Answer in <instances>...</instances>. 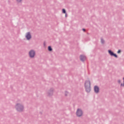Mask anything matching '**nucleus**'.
<instances>
[{
    "instance_id": "12",
    "label": "nucleus",
    "mask_w": 124,
    "mask_h": 124,
    "mask_svg": "<svg viewBox=\"0 0 124 124\" xmlns=\"http://www.w3.org/2000/svg\"><path fill=\"white\" fill-rule=\"evenodd\" d=\"M123 80H124V84H123V83L121 84V87L123 86L124 87V78H123Z\"/></svg>"
},
{
    "instance_id": "15",
    "label": "nucleus",
    "mask_w": 124,
    "mask_h": 124,
    "mask_svg": "<svg viewBox=\"0 0 124 124\" xmlns=\"http://www.w3.org/2000/svg\"><path fill=\"white\" fill-rule=\"evenodd\" d=\"M22 0H17V1H18V2H20V1H21Z\"/></svg>"
},
{
    "instance_id": "18",
    "label": "nucleus",
    "mask_w": 124,
    "mask_h": 124,
    "mask_svg": "<svg viewBox=\"0 0 124 124\" xmlns=\"http://www.w3.org/2000/svg\"><path fill=\"white\" fill-rule=\"evenodd\" d=\"M65 17H66V14H65Z\"/></svg>"
},
{
    "instance_id": "4",
    "label": "nucleus",
    "mask_w": 124,
    "mask_h": 124,
    "mask_svg": "<svg viewBox=\"0 0 124 124\" xmlns=\"http://www.w3.org/2000/svg\"><path fill=\"white\" fill-rule=\"evenodd\" d=\"M29 56L30 58H34V56H35V52L33 50H31L29 52Z\"/></svg>"
},
{
    "instance_id": "8",
    "label": "nucleus",
    "mask_w": 124,
    "mask_h": 124,
    "mask_svg": "<svg viewBox=\"0 0 124 124\" xmlns=\"http://www.w3.org/2000/svg\"><path fill=\"white\" fill-rule=\"evenodd\" d=\"M80 59L81 61H82V62H84V61L86 60V56L84 55H81L80 56Z\"/></svg>"
},
{
    "instance_id": "5",
    "label": "nucleus",
    "mask_w": 124,
    "mask_h": 124,
    "mask_svg": "<svg viewBox=\"0 0 124 124\" xmlns=\"http://www.w3.org/2000/svg\"><path fill=\"white\" fill-rule=\"evenodd\" d=\"M26 37L28 40L31 39V33L27 32L26 35Z\"/></svg>"
},
{
    "instance_id": "3",
    "label": "nucleus",
    "mask_w": 124,
    "mask_h": 124,
    "mask_svg": "<svg viewBox=\"0 0 124 124\" xmlns=\"http://www.w3.org/2000/svg\"><path fill=\"white\" fill-rule=\"evenodd\" d=\"M76 114L78 117H81L83 115V111L80 109H78Z\"/></svg>"
},
{
    "instance_id": "14",
    "label": "nucleus",
    "mask_w": 124,
    "mask_h": 124,
    "mask_svg": "<svg viewBox=\"0 0 124 124\" xmlns=\"http://www.w3.org/2000/svg\"><path fill=\"white\" fill-rule=\"evenodd\" d=\"M118 83H119V84H121V80H118Z\"/></svg>"
},
{
    "instance_id": "7",
    "label": "nucleus",
    "mask_w": 124,
    "mask_h": 124,
    "mask_svg": "<svg viewBox=\"0 0 124 124\" xmlns=\"http://www.w3.org/2000/svg\"><path fill=\"white\" fill-rule=\"evenodd\" d=\"M94 91L95 93H98V92H99V88H98V87H97V86H94Z\"/></svg>"
},
{
    "instance_id": "9",
    "label": "nucleus",
    "mask_w": 124,
    "mask_h": 124,
    "mask_svg": "<svg viewBox=\"0 0 124 124\" xmlns=\"http://www.w3.org/2000/svg\"><path fill=\"white\" fill-rule=\"evenodd\" d=\"M48 51H52V48L51 47V46H49L48 47Z\"/></svg>"
},
{
    "instance_id": "17",
    "label": "nucleus",
    "mask_w": 124,
    "mask_h": 124,
    "mask_svg": "<svg viewBox=\"0 0 124 124\" xmlns=\"http://www.w3.org/2000/svg\"><path fill=\"white\" fill-rule=\"evenodd\" d=\"M65 95H67L66 93H68L67 92H65Z\"/></svg>"
},
{
    "instance_id": "16",
    "label": "nucleus",
    "mask_w": 124,
    "mask_h": 124,
    "mask_svg": "<svg viewBox=\"0 0 124 124\" xmlns=\"http://www.w3.org/2000/svg\"><path fill=\"white\" fill-rule=\"evenodd\" d=\"M82 30L83 31H85L86 30H85L84 29H83Z\"/></svg>"
},
{
    "instance_id": "10",
    "label": "nucleus",
    "mask_w": 124,
    "mask_h": 124,
    "mask_svg": "<svg viewBox=\"0 0 124 124\" xmlns=\"http://www.w3.org/2000/svg\"><path fill=\"white\" fill-rule=\"evenodd\" d=\"M101 42L102 44H103L105 42L104 40H103V39H101Z\"/></svg>"
},
{
    "instance_id": "13",
    "label": "nucleus",
    "mask_w": 124,
    "mask_h": 124,
    "mask_svg": "<svg viewBox=\"0 0 124 124\" xmlns=\"http://www.w3.org/2000/svg\"><path fill=\"white\" fill-rule=\"evenodd\" d=\"M118 54H120L121 53V50H119L117 52Z\"/></svg>"
},
{
    "instance_id": "6",
    "label": "nucleus",
    "mask_w": 124,
    "mask_h": 124,
    "mask_svg": "<svg viewBox=\"0 0 124 124\" xmlns=\"http://www.w3.org/2000/svg\"><path fill=\"white\" fill-rule=\"evenodd\" d=\"M108 53L110 55V56H114V57H115V58L118 57V56L114 54V53H113V52H112L111 50H108Z\"/></svg>"
},
{
    "instance_id": "1",
    "label": "nucleus",
    "mask_w": 124,
    "mask_h": 124,
    "mask_svg": "<svg viewBox=\"0 0 124 124\" xmlns=\"http://www.w3.org/2000/svg\"><path fill=\"white\" fill-rule=\"evenodd\" d=\"M85 87L87 93L91 92V82L90 81L87 80L85 82Z\"/></svg>"
},
{
    "instance_id": "11",
    "label": "nucleus",
    "mask_w": 124,
    "mask_h": 124,
    "mask_svg": "<svg viewBox=\"0 0 124 124\" xmlns=\"http://www.w3.org/2000/svg\"><path fill=\"white\" fill-rule=\"evenodd\" d=\"M62 13H64V14L66 13V11H65V10L64 9H62Z\"/></svg>"
},
{
    "instance_id": "2",
    "label": "nucleus",
    "mask_w": 124,
    "mask_h": 124,
    "mask_svg": "<svg viewBox=\"0 0 124 124\" xmlns=\"http://www.w3.org/2000/svg\"><path fill=\"white\" fill-rule=\"evenodd\" d=\"M16 108L19 112H21L22 110H24V107L20 104H17L16 106Z\"/></svg>"
}]
</instances>
